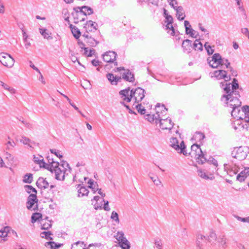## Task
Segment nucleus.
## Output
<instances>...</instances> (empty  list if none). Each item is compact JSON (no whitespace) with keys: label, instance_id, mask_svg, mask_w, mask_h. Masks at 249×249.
I'll list each match as a JSON object with an SVG mask.
<instances>
[{"label":"nucleus","instance_id":"1","mask_svg":"<svg viewBox=\"0 0 249 249\" xmlns=\"http://www.w3.org/2000/svg\"><path fill=\"white\" fill-rule=\"evenodd\" d=\"M145 90L140 87L135 89L134 90L130 89L128 88L125 89L121 90L119 94L123 101L126 102H130L132 99L135 100V102L139 103L141 102L144 97Z\"/></svg>","mask_w":249,"mask_h":249},{"label":"nucleus","instance_id":"2","mask_svg":"<svg viewBox=\"0 0 249 249\" xmlns=\"http://www.w3.org/2000/svg\"><path fill=\"white\" fill-rule=\"evenodd\" d=\"M240 97L238 91L232 92V93H224L222 96L221 100L228 107L232 108L240 107L241 102L239 98Z\"/></svg>","mask_w":249,"mask_h":249},{"label":"nucleus","instance_id":"3","mask_svg":"<svg viewBox=\"0 0 249 249\" xmlns=\"http://www.w3.org/2000/svg\"><path fill=\"white\" fill-rule=\"evenodd\" d=\"M190 154L194 157L199 164H203L206 161V158L198 144H194L192 145Z\"/></svg>","mask_w":249,"mask_h":249},{"label":"nucleus","instance_id":"4","mask_svg":"<svg viewBox=\"0 0 249 249\" xmlns=\"http://www.w3.org/2000/svg\"><path fill=\"white\" fill-rule=\"evenodd\" d=\"M249 153V148L247 146H240L234 149L232 151L231 155L232 157L242 160L245 159Z\"/></svg>","mask_w":249,"mask_h":249},{"label":"nucleus","instance_id":"5","mask_svg":"<svg viewBox=\"0 0 249 249\" xmlns=\"http://www.w3.org/2000/svg\"><path fill=\"white\" fill-rule=\"evenodd\" d=\"M221 88H222L225 93H232V92L238 91L237 89L239 88L238 81L234 78L232 83L227 82L220 83Z\"/></svg>","mask_w":249,"mask_h":249},{"label":"nucleus","instance_id":"6","mask_svg":"<svg viewBox=\"0 0 249 249\" xmlns=\"http://www.w3.org/2000/svg\"><path fill=\"white\" fill-rule=\"evenodd\" d=\"M170 145L176 150L179 151L180 153H182L184 155H187L186 147L183 141H181L179 144L176 138H172L170 139Z\"/></svg>","mask_w":249,"mask_h":249},{"label":"nucleus","instance_id":"7","mask_svg":"<svg viewBox=\"0 0 249 249\" xmlns=\"http://www.w3.org/2000/svg\"><path fill=\"white\" fill-rule=\"evenodd\" d=\"M0 62L3 66L11 68L14 65L15 60L9 54L2 53H0Z\"/></svg>","mask_w":249,"mask_h":249},{"label":"nucleus","instance_id":"8","mask_svg":"<svg viewBox=\"0 0 249 249\" xmlns=\"http://www.w3.org/2000/svg\"><path fill=\"white\" fill-rule=\"evenodd\" d=\"M117 53L114 51H109L102 54L104 61L107 63H113L117 66L118 63L116 61Z\"/></svg>","mask_w":249,"mask_h":249},{"label":"nucleus","instance_id":"9","mask_svg":"<svg viewBox=\"0 0 249 249\" xmlns=\"http://www.w3.org/2000/svg\"><path fill=\"white\" fill-rule=\"evenodd\" d=\"M221 55L219 53H214L212 56L207 58L210 66L213 68H217L220 65Z\"/></svg>","mask_w":249,"mask_h":249},{"label":"nucleus","instance_id":"10","mask_svg":"<svg viewBox=\"0 0 249 249\" xmlns=\"http://www.w3.org/2000/svg\"><path fill=\"white\" fill-rule=\"evenodd\" d=\"M158 123L160 124V128L163 130L168 129L170 130L174 124L171 118L163 119L162 116H160V119H159Z\"/></svg>","mask_w":249,"mask_h":249},{"label":"nucleus","instance_id":"11","mask_svg":"<svg viewBox=\"0 0 249 249\" xmlns=\"http://www.w3.org/2000/svg\"><path fill=\"white\" fill-rule=\"evenodd\" d=\"M37 199L36 194H31L28 198L27 202V208L28 210H36L37 209Z\"/></svg>","mask_w":249,"mask_h":249},{"label":"nucleus","instance_id":"12","mask_svg":"<svg viewBox=\"0 0 249 249\" xmlns=\"http://www.w3.org/2000/svg\"><path fill=\"white\" fill-rule=\"evenodd\" d=\"M160 107V104H157L156 106V113L155 114L150 115L147 114L146 115L145 119L147 120L149 122L155 124H158V122L159 119L160 118V115L159 113V111L158 110V108Z\"/></svg>","mask_w":249,"mask_h":249},{"label":"nucleus","instance_id":"13","mask_svg":"<svg viewBox=\"0 0 249 249\" xmlns=\"http://www.w3.org/2000/svg\"><path fill=\"white\" fill-rule=\"evenodd\" d=\"M60 165L58 162L53 161V159L51 160V161L49 160V163H43V167L50 171L52 173H53L55 169L59 167Z\"/></svg>","mask_w":249,"mask_h":249},{"label":"nucleus","instance_id":"14","mask_svg":"<svg viewBox=\"0 0 249 249\" xmlns=\"http://www.w3.org/2000/svg\"><path fill=\"white\" fill-rule=\"evenodd\" d=\"M97 24L95 22L89 20L86 22L84 26L86 33L89 35V33L94 32L97 30Z\"/></svg>","mask_w":249,"mask_h":249},{"label":"nucleus","instance_id":"15","mask_svg":"<svg viewBox=\"0 0 249 249\" xmlns=\"http://www.w3.org/2000/svg\"><path fill=\"white\" fill-rule=\"evenodd\" d=\"M19 142L26 146V147L31 150L34 148V146L36 145V142L31 141L29 138L24 136H22L19 139Z\"/></svg>","mask_w":249,"mask_h":249},{"label":"nucleus","instance_id":"16","mask_svg":"<svg viewBox=\"0 0 249 249\" xmlns=\"http://www.w3.org/2000/svg\"><path fill=\"white\" fill-rule=\"evenodd\" d=\"M63 165L59 166L58 168L55 169L53 173L55 178L59 180H63L65 178V170H64Z\"/></svg>","mask_w":249,"mask_h":249},{"label":"nucleus","instance_id":"17","mask_svg":"<svg viewBox=\"0 0 249 249\" xmlns=\"http://www.w3.org/2000/svg\"><path fill=\"white\" fill-rule=\"evenodd\" d=\"M213 77L217 79H224L225 82L230 80V77L227 75V72L224 70L215 71L213 73Z\"/></svg>","mask_w":249,"mask_h":249},{"label":"nucleus","instance_id":"18","mask_svg":"<svg viewBox=\"0 0 249 249\" xmlns=\"http://www.w3.org/2000/svg\"><path fill=\"white\" fill-rule=\"evenodd\" d=\"M208 242L207 237L201 234H198L197 235L196 244L198 247L199 248H201L203 247L205 244H207Z\"/></svg>","mask_w":249,"mask_h":249},{"label":"nucleus","instance_id":"19","mask_svg":"<svg viewBox=\"0 0 249 249\" xmlns=\"http://www.w3.org/2000/svg\"><path fill=\"white\" fill-rule=\"evenodd\" d=\"M83 36L85 38L84 41L89 46H95L98 44V42L96 39L87 33H84Z\"/></svg>","mask_w":249,"mask_h":249},{"label":"nucleus","instance_id":"20","mask_svg":"<svg viewBox=\"0 0 249 249\" xmlns=\"http://www.w3.org/2000/svg\"><path fill=\"white\" fill-rule=\"evenodd\" d=\"M80 9V11L76 13V15L78 16H86L90 15L93 13L92 9L88 6H83L81 8L78 7Z\"/></svg>","mask_w":249,"mask_h":249},{"label":"nucleus","instance_id":"21","mask_svg":"<svg viewBox=\"0 0 249 249\" xmlns=\"http://www.w3.org/2000/svg\"><path fill=\"white\" fill-rule=\"evenodd\" d=\"M184 24L185 28L186 34L187 35H190L192 37L196 38V32L192 28H191V26L189 22L187 20H185Z\"/></svg>","mask_w":249,"mask_h":249},{"label":"nucleus","instance_id":"22","mask_svg":"<svg viewBox=\"0 0 249 249\" xmlns=\"http://www.w3.org/2000/svg\"><path fill=\"white\" fill-rule=\"evenodd\" d=\"M36 184L37 186L41 189H45L49 187V184L45 178L40 177L37 179Z\"/></svg>","mask_w":249,"mask_h":249},{"label":"nucleus","instance_id":"23","mask_svg":"<svg viewBox=\"0 0 249 249\" xmlns=\"http://www.w3.org/2000/svg\"><path fill=\"white\" fill-rule=\"evenodd\" d=\"M184 53H189L192 49V41L189 39L184 40L182 43Z\"/></svg>","mask_w":249,"mask_h":249},{"label":"nucleus","instance_id":"24","mask_svg":"<svg viewBox=\"0 0 249 249\" xmlns=\"http://www.w3.org/2000/svg\"><path fill=\"white\" fill-rule=\"evenodd\" d=\"M249 175V168H245L241 171L237 176V180L240 182L244 181Z\"/></svg>","mask_w":249,"mask_h":249},{"label":"nucleus","instance_id":"25","mask_svg":"<svg viewBox=\"0 0 249 249\" xmlns=\"http://www.w3.org/2000/svg\"><path fill=\"white\" fill-rule=\"evenodd\" d=\"M240 107H236L235 108H232V110L231 112V116L235 119H236V120H243V117L240 115V113L242 112L241 111L240 109H239Z\"/></svg>","mask_w":249,"mask_h":249},{"label":"nucleus","instance_id":"26","mask_svg":"<svg viewBox=\"0 0 249 249\" xmlns=\"http://www.w3.org/2000/svg\"><path fill=\"white\" fill-rule=\"evenodd\" d=\"M197 174L198 176L203 179L206 180H213V177L212 174H210V175L209 176L206 174V172L204 170H203L202 169H198Z\"/></svg>","mask_w":249,"mask_h":249},{"label":"nucleus","instance_id":"27","mask_svg":"<svg viewBox=\"0 0 249 249\" xmlns=\"http://www.w3.org/2000/svg\"><path fill=\"white\" fill-rule=\"evenodd\" d=\"M176 16L179 20H183L185 18V15L183 11V8L182 6H178L176 8Z\"/></svg>","mask_w":249,"mask_h":249},{"label":"nucleus","instance_id":"28","mask_svg":"<svg viewBox=\"0 0 249 249\" xmlns=\"http://www.w3.org/2000/svg\"><path fill=\"white\" fill-rule=\"evenodd\" d=\"M40 224L42 230H48L52 226L51 221L48 219L47 217L45 219H41Z\"/></svg>","mask_w":249,"mask_h":249},{"label":"nucleus","instance_id":"29","mask_svg":"<svg viewBox=\"0 0 249 249\" xmlns=\"http://www.w3.org/2000/svg\"><path fill=\"white\" fill-rule=\"evenodd\" d=\"M107 78L112 85H117L121 79V77L114 76L113 74L110 73L107 74Z\"/></svg>","mask_w":249,"mask_h":249},{"label":"nucleus","instance_id":"30","mask_svg":"<svg viewBox=\"0 0 249 249\" xmlns=\"http://www.w3.org/2000/svg\"><path fill=\"white\" fill-rule=\"evenodd\" d=\"M217 242L219 244L220 249H225L227 247V241L224 235L219 236L218 238Z\"/></svg>","mask_w":249,"mask_h":249},{"label":"nucleus","instance_id":"31","mask_svg":"<svg viewBox=\"0 0 249 249\" xmlns=\"http://www.w3.org/2000/svg\"><path fill=\"white\" fill-rule=\"evenodd\" d=\"M122 77L129 82H133L134 80V75L129 71H128L126 73H124L122 75Z\"/></svg>","mask_w":249,"mask_h":249},{"label":"nucleus","instance_id":"32","mask_svg":"<svg viewBox=\"0 0 249 249\" xmlns=\"http://www.w3.org/2000/svg\"><path fill=\"white\" fill-rule=\"evenodd\" d=\"M62 246L61 244H57L54 242L50 241L45 244V246L50 249H57L58 248Z\"/></svg>","mask_w":249,"mask_h":249},{"label":"nucleus","instance_id":"33","mask_svg":"<svg viewBox=\"0 0 249 249\" xmlns=\"http://www.w3.org/2000/svg\"><path fill=\"white\" fill-rule=\"evenodd\" d=\"M114 237L119 242H121L123 240L126 239L124 237V233L123 231H118L117 232L115 233L114 235Z\"/></svg>","mask_w":249,"mask_h":249},{"label":"nucleus","instance_id":"34","mask_svg":"<svg viewBox=\"0 0 249 249\" xmlns=\"http://www.w3.org/2000/svg\"><path fill=\"white\" fill-rule=\"evenodd\" d=\"M39 32L43 37L47 39H52V36H51V33L46 29H39Z\"/></svg>","mask_w":249,"mask_h":249},{"label":"nucleus","instance_id":"35","mask_svg":"<svg viewBox=\"0 0 249 249\" xmlns=\"http://www.w3.org/2000/svg\"><path fill=\"white\" fill-rule=\"evenodd\" d=\"M70 28L71 29V32L73 36L76 38H78L80 36V32L79 30L76 26H73L72 24L70 25Z\"/></svg>","mask_w":249,"mask_h":249},{"label":"nucleus","instance_id":"36","mask_svg":"<svg viewBox=\"0 0 249 249\" xmlns=\"http://www.w3.org/2000/svg\"><path fill=\"white\" fill-rule=\"evenodd\" d=\"M10 234V227L6 226L0 230V237L4 238L8 236Z\"/></svg>","mask_w":249,"mask_h":249},{"label":"nucleus","instance_id":"37","mask_svg":"<svg viewBox=\"0 0 249 249\" xmlns=\"http://www.w3.org/2000/svg\"><path fill=\"white\" fill-rule=\"evenodd\" d=\"M89 193V190L86 187L82 186L78 191V196L82 197L84 196H87Z\"/></svg>","mask_w":249,"mask_h":249},{"label":"nucleus","instance_id":"38","mask_svg":"<svg viewBox=\"0 0 249 249\" xmlns=\"http://www.w3.org/2000/svg\"><path fill=\"white\" fill-rule=\"evenodd\" d=\"M119 246L121 247L122 249H130V243L127 239H125L121 242H119Z\"/></svg>","mask_w":249,"mask_h":249},{"label":"nucleus","instance_id":"39","mask_svg":"<svg viewBox=\"0 0 249 249\" xmlns=\"http://www.w3.org/2000/svg\"><path fill=\"white\" fill-rule=\"evenodd\" d=\"M81 45H82V46H80V47L81 49H83L84 50V51H85L84 53V54H85L86 55H87L88 57H90V56H92L94 54V53L95 52V50L90 49L89 50V51L88 50V48L84 47V44H83V43H81Z\"/></svg>","mask_w":249,"mask_h":249},{"label":"nucleus","instance_id":"40","mask_svg":"<svg viewBox=\"0 0 249 249\" xmlns=\"http://www.w3.org/2000/svg\"><path fill=\"white\" fill-rule=\"evenodd\" d=\"M42 219V215L40 213H36L33 214L31 217V222L33 223H34L37 220H38L40 222L41 219Z\"/></svg>","mask_w":249,"mask_h":249},{"label":"nucleus","instance_id":"41","mask_svg":"<svg viewBox=\"0 0 249 249\" xmlns=\"http://www.w3.org/2000/svg\"><path fill=\"white\" fill-rule=\"evenodd\" d=\"M193 48L195 50L202 51L203 45L201 42L197 39H196L193 44Z\"/></svg>","mask_w":249,"mask_h":249},{"label":"nucleus","instance_id":"42","mask_svg":"<svg viewBox=\"0 0 249 249\" xmlns=\"http://www.w3.org/2000/svg\"><path fill=\"white\" fill-rule=\"evenodd\" d=\"M33 175L31 173L26 174L24 176L23 182L27 183H31L33 181Z\"/></svg>","mask_w":249,"mask_h":249},{"label":"nucleus","instance_id":"43","mask_svg":"<svg viewBox=\"0 0 249 249\" xmlns=\"http://www.w3.org/2000/svg\"><path fill=\"white\" fill-rule=\"evenodd\" d=\"M52 233L50 231H43L41 232L40 237L43 238H46L50 240H52L53 239L51 236Z\"/></svg>","mask_w":249,"mask_h":249},{"label":"nucleus","instance_id":"44","mask_svg":"<svg viewBox=\"0 0 249 249\" xmlns=\"http://www.w3.org/2000/svg\"><path fill=\"white\" fill-rule=\"evenodd\" d=\"M34 161L37 164L40 165V167H43V163H45L43 161V159L41 156L38 157H34Z\"/></svg>","mask_w":249,"mask_h":249},{"label":"nucleus","instance_id":"45","mask_svg":"<svg viewBox=\"0 0 249 249\" xmlns=\"http://www.w3.org/2000/svg\"><path fill=\"white\" fill-rule=\"evenodd\" d=\"M194 138L195 140L201 142L205 138V135L203 133L198 132L196 133L194 136Z\"/></svg>","mask_w":249,"mask_h":249},{"label":"nucleus","instance_id":"46","mask_svg":"<svg viewBox=\"0 0 249 249\" xmlns=\"http://www.w3.org/2000/svg\"><path fill=\"white\" fill-rule=\"evenodd\" d=\"M135 107L137 108L139 113L141 114H144L146 113V110L144 107H143L141 104L133 105Z\"/></svg>","mask_w":249,"mask_h":249},{"label":"nucleus","instance_id":"47","mask_svg":"<svg viewBox=\"0 0 249 249\" xmlns=\"http://www.w3.org/2000/svg\"><path fill=\"white\" fill-rule=\"evenodd\" d=\"M220 66L222 68H224V66L226 68H228L230 63L229 62V61L227 59L222 58L221 57V60H220Z\"/></svg>","mask_w":249,"mask_h":249},{"label":"nucleus","instance_id":"48","mask_svg":"<svg viewBox=\"0 0 249 249\" xmlns=\"http://www.w3.org/2000/svg\"><path fill=\"white\" fill-rule=\"evenodd\" d=\"M83 245L84 242L79 241L72 245L71 249H81Z\"/></svg>","mask_w":249,"mask_h":249},{"label":"nucleus","instance_id":"49","mask_svg":"<svg viewBox=\"0 0 249 249\" xmlns=\"http://www.w3.org/2000/svg\"><path fill=\"white\" fill-rule=\"evenodd\" d=\"M241 120H236L232 123V127L235 130H237L239 129L240 127L241 128L243 127V126H241Z\"/></svg>","mask_w":249,"mask_h":249},{"label":"nucleus","instance_id":"50","mask_svg":"<svg viewBox=\"0 0 249 249\" xmlns=\"http://www.w3.org/2000/svg\"><path fill=\"white\" fill-rule=\"evenodd\" d=\"M165 27L166 30H169V31H168V33H170V34L172 36L175 35V29L173 26L172 23L166 24Z\"/></svg>","mask_w":249,"mask_h":249},{"label":"nucleus","instance_id":"51","mask_svg":"<svg viewBox=\"0 0 249 249\" xmlns=\"http://www.w3.org/2000/svg\"><path fill=\"white\" fill-rule=\"evenodd\" d=\"M207 237L208 242L211 243L213 240H215L217 238L216 234L214 232L212 231Z\"/></svg>","mask_w":249,"mask_h":249},{"label":"nucleus","instance_id":"52","mask_svg":"<svg viewBox=\"0 0 249 249\" xmlns=\"http://www.w3.org/2000/svg\"><path fill=\"white\" fill-rule=\"evenodd\" d=\"M204 47L206 50L208 54H212L214 52V49L212 48V47L209 45L208 42H206L204 44Z\"/></svg>","mask_w":249,"mask_h":249},{"label":"nucleus","instance_id":"53","mask_svg":"<svg viewBox=\"0 0 249 249\" xmlns=\"http://www.w3.org/2000/svg\"><path fill=\"white\" fill-rule=\"evenodd\" d=\"M24 188H25V190L28 193H35L34 194L36 195V194L37 193V191L36 190V189L33 188L31 185H25Z\"/></svg>","mask_w":249,"mask_h":249},{"label":"nucleus","instance_id":"54","mask_svg":"<svg viewBox=\"0 0 249 249\" xmlns=\"http://www.w3.org/2000/svg\"><path fill=\"white\" fill-rule=\"evenodd\" d=\"M111 219L115 221L118 224L120 222L118 214L115 211L112 212Z\"/></svg>","mask_w":249,"mask_h":249},{"label":"nucleus","instance_id":"55","mask_svg":"<svg viewBox=\"0 0 249 249\" xmlns=\"http://www.w3.org/2000/svg\"><path fill=\"white\" fill-rule=\"evenodd\" d=\"M79 11H77L76 12H75L74 13H73L72 14V16L73 17V18H74V23H75V24H77L79 22V21H84V18H82L81 19H79V17H81V16H78V15H76V13L77 12H78Z\"/></svg>","mask_w":249,"mask_h":249},{"label":"nucleus","instance_id":"56","mask_svg":"<svg viewBox=\"0 0 249 249\" xmlns=\"http://www.w3.org/2000/svg\"><path fill=\"white\" fill-rule=\"evenodd\" d=\"M88 184H89V187L92 189L93 193H95L96 192L98 191V190H97V188H98L97 185H94L93 182L91 181V180L88 181Z\"/></svg>","mask_w":249,"mask_h":249},{"label":"nucleus","instance_id":"57","mask_svg":"<svg viewBox=\"0 0 249 249\" xmlns=\"http://www.w3.org/2000/svg\"><path fill=\"white\" fill-rule=\"evenodd\" d=\"M15 145V143L13 141L9 140L6 144V149L8 150L12 149Z\"/></svg>","mask_w":249,"mask_h":249},{"label":"nucleus","instance_id":"58","mask_svg":"<svg viewBox=\"0 0 249 249\" xmlns=\"http://www.w3.org/2000/svg\"><path fill=\"white\" fill-rule=\"evenodd\" d=\"M155 245L157 248L158 249H162V244L161 241L160 239H156L155 240Z\"/></svg>","mask_w":249,"mask_h":249},{"label":"nucleus","instance_id":"59","mask_svg":"<svg viewBox=\"0 0 249 249\" xmlns=\"http://www.w3.org/2000/svg\"><path fill=\"white\" fill-rule=\"evenodd\" d=\"M50 151L52 153L54 154L57 157L59 158L60 159L63 157L62 155L60 154V151L59 150L54 149H51Z\"/></svg>","mask_w":249,"mask_h":249},{"label":"nucleus","instance_id":"60","mask_svg":"<svg viewBox=\"0 0 249 249\" xmlns=\"http://www.w3.org/2000/svg\"><path fill=\"white\" fill-rule=\"evenodd\" d=\"M165 22L167 23L166 24L173 23V18L171 16L167 15V16H165Z\"/></svg>","mask_w":249,"mask_h":249},{"label":"nucleus","instance_id":"61","mask_svg":"<svg viewBox=\"0 0 249 249\" xmlns=\"http://www.w3.org/2000/svg\"><path fill=\"white\" fill-rule=\"evenodd\" d=\"M91 204L93 205L94 209L96 210L102 209V205L98 204L97 201L94 202V201L91 200Z\"/></svg>","mask_w":249,"mask_h":249},{"label":"nucleus","instance_id":"62","mask_svg":"<svg viewBox=\"0 0 249 249\" xmlns=\"http://www.w3.org/2000/svg\"><path fill=\"white\" fill-rule=\"evenodd\" d=\"M103 201L104 202V206L103 207L104 209L106 211H109L110 210V208H109L108 206V201H105L104 199H103Z\"/></svg>","mask_w":249,"mask_h":249},{"label":"nucleus","instance_id":"63","mask_svg":"<svg viewBox=\"0 0 249 249\" xmlns=\"http://www.w3.org/2000/svg\"><path fill=\"white\" fill-rule=\"evenodd\" d=\"M19 122H21L25 126L27 127H30V124L27 122V121L26 120H25L24 119H23V118H20L19 119Z\"/></svg>","mask_w":249,"mask_h":249},{"label":"nucleus","instance_id":"64","mask_svg":"<svg viewBox=\"0 0 249 249\" xmlns=\"http://www.w3.org/2000/svg\"><path fill=\"white\" fill-rule=\"evenodd\" d=\"M22 31V34L23 36V40L28 39V36L26 33V31L23 28H21Z\"/></svg>","mask_w":249,"mask_h":249}]
</instances>
